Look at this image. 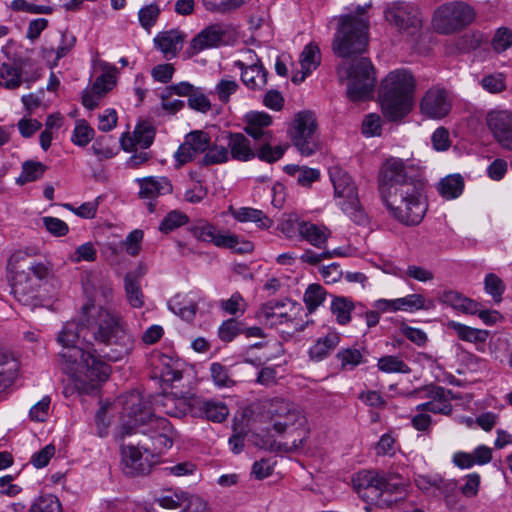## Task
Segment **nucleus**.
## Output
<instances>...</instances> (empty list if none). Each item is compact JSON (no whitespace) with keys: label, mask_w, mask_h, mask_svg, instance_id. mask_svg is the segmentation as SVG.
<instances>
[{"label":"nucleus","mask_w":512,"mask_h":512,"mask_svg":"<svg viewBox=\"0 0 512 512\" xmlns=\"http://www.w3.org/2000/svg\"><path fill=\"white\" fill-rule=\"evenodd\" d=\"M80 338L92 346L103 345L108 350L101 349V356L113 362L122 360L134 348V339L118 316L92 303L85 304L80 322H67L58 335V342L63 345L58 361L61 370L86 392L106 381L111 368L91 351L77 347Z\"/></svg>","instance_id":"nucleus-1"},{"label":"nucleus","mask_w":512,"mask_h":512,"mask_svg":"<svg viewBox=\"0 0 512 512\" xmlns=\"http://www.w3.org/2000/svg\"><path fill=\"white\" fill-rule=\"evenodd\" d=\"M423 190V181L407 175L402 159L390 158L383 164L379 175L381 199L400 223L414 226L422 221L427 211Z\"/></svg>","instance_id":"nucleus-2"},{"label":"nucleus","mask_w":512,"mask_h":512,"mask_svg":"<svg viewBox=\"0 0 512 512\" xmlns=\"http://www.w3.org/2000/svg\"><path fill=\"white\" fill-rule=\"evenodd\" d=\"M416 80L406 69H396L382 80L379 98L384 116L399 121L407 116L414 104Z\"/></svg>","instance_id":"nucleus-3"},{"label":"nucleus","mask_w":512,"mask_h":512,"mask_svg":"<svg viewBox=\"0 0 512 512\" xmlns=\"http://www.w3.org/2000/svg\"><path fill=\"white\" fill-rule=\"evenodd\" d=\"M11 294L23 304H28L34 293L31 275L44 280L52 273V264L37 262L26 250L15 251L7 262Z\"/></svg>","instance_id":"nucleus-4"},{"label":"nucleus","mask_w":512,"mask_h":512,"mask_svg":"<svg viewBox=\"0 0 512 512\" xmlns=\"http://www.w3.org/2000/svg\"><path fill=\"white\" fill-rule=\"evenodd\" d=\"M357 481L360 497L379 508H390L405 495V483L398 476L364 471L359 473Z\"/></svg>","instance_id":"nucleus-5"},{"label":"nucleus","mask_w":512,"mask_h":512,"mask_svg":"<svg viewBox=\"0 0 512 512\" xmlns=\"http://www.w3.org/2000/svg\"><path fill=\"white\" fill-rule=\"evenodd\" d=\"M365 7L356 8L357 15H345L333 41L334 52L343 58L362 54L368 45V20Z\"/></svg>","instance_id":"nucleus-6"},{"label":"nucleus","mask_w":512,"mask_h":512,"mask_svg":"<svg viewBox=\"0 0 512 512\" xmlns=\"http://www.w3.org/2000/svg\"><path fill=\"white\" fill-rule=\"evenodd\" d=\"M329 175L342 211L355 223L364 224L367 217L361 208L357 188L349 174L340 167H332Z\"/></svg>","instance_id":"nucleus-7"},{"label":"nucleus","mask_w":512,"mask_h":512,"mask_svg":"<svg viewBox=\"0 0 512 512\" xmlns=\"http://www.w3.org/2000/svg\"><path fill=\"white\" fill-rule=\"evenodd\" d=\"M316 129V117L313 112L304 110L295 115L288 135L301 155L311 156L318 150Z\"/></svg>","instance_id":"nucleus-8"},{"label":"nucleus","mask_w":512,"mask_h":512,"mask_svg":"<svg viewBox=\"0 0 512 512\" xmlns=\"http://www.w3.org/2000/svg\"><path fill=\"white\" fill-rule=\"evenodd\" d=\"M475 12L468 4L455 1L441 5L434 13L433 26L441 34H451L469 25Z\"/></svg>","instance_id":"nucleus-9"},{"label":"nucleus","mask_w":512,"mask_h":512,"mask_svg":"<svg viewBox=\"0 0 512 512\" xmlns=\"http://www.w3.org/2000/svg\"><path fill=\"white\" fill-rule=\"evenodd\" d=\"M347 96L357 102L369 99L375 85L374 67L366 57L353 61L348 70Z\"/></svg>","instance_id":"nucleus-10"},{"label":"nucleus","mask_w":512,"mask_h":512,"mask_svg":"<svg viewBox=\"0 0 512 512\" xmlns=\"http://www.w3.org/2000/svg\"><path fill=\"white\" fill-rule=\"evenodd\" d=\"M267 412L270 415L273 429L276 432L282 434L289 427L298 425V427H303V432L306 433L304 429L306 424L305 416L296 404L276 398L270 402Z\"/></svg>","instance_id":"nucleus-11"},{"label":"nucleus","mask_w":512,"mask_h":512,"mask_svg":"<svg viewBox=\"0 0 512 512\" xmlns=\"http://www.w3.org/2000/svg\"><path fill=\"white\" fill-rule=\"evenodd\" d=\"M124 411L129 421L121 426L119 437L123 440L126 436L134 433V428L145 425L154 416L150 402L144 399L139 392H132L124 402Z\"/></svg>","instance_id":"nucleus-12"},{"label":"nucleus","mask_w":512,"mask_h":512,"mask_svg":"<svg viewBox=\"0 0 512 512\" xmlns=\"http://www.w3.org/2000/svg\"><path fill=\"white\" fill-rule=\"evenodd\" d=\"M453 106L452 94L443 87L429 88L420 101L421 113L434 120H441L449 115Z\"/></svg>","instance_id":"nucleus-13"},{"label":"nucleus","mask_w":512,"mask_h":512,"mask_svg":"<svg viewBox=\"0 0 512 512\" xmlns=\"http://www.w3.org/2000/svg\"><path fill=\"white\" fill-rule=\"evenodd\" d=\"M144 457L138 446H121V464L123 472L128 476L146 475L158 462V456L154 453H145Z\"/></svg>","instance_id":"nucleus-14"},{"label":"nucleus","mask_w":512,"mask_h":512,"mask_svg":"<svg viewBox=\"0 0 512 512\" xmlns=\"http://www.w3.org/2000/svg\"><path fill=\"white\" fill-rule=\"evenodd\" d=\"M384 17L388 23L400 31L418 28L421 25L420 12L417 6L408 2H397L387 7Z\"/></svg>","instance_id":"nucleus-15"},{"label":"nucleus","mask_w":512,"mask_h":512,"mask_svg":"<svg viewBox=\"0 0 512 512\" xmlns=\"http://www.w3.org/2000/svg\"><path fill=\"white\" fill-rule=\"evenodd\" d=\"M485 120L494 139L504 149L512 150V111L491 110Z\"/></svg>","instance_id":"nucleus-16"},{"label":"nucleus","mask_w":512,"mask_h":512,"mask_svg":"<svg viewBox=\"0 0 512 512\" xmlns=\"http://www.w3.org/2000/svg\"><path fill=\"white\" fill-rule=\"evenodd\" d=\"M299 310L301 307L291 300H270L262 305L259 314L273 327L293 322Z\"/></svg>","instance_id":"nucleus-17"},{"label":"nucleus","mask_w":512,"mask_h":512,"mask_svg":"<svg viewBox=\"0 0 512 512\" xmlns=\"http://www.w3.org/2000/svg\"><path fill=\"white\" fill-rule=\"evenodd\" d=\"M139 183V196L142 199L150 200L148 203V210L150 213L155 211V203L152 200L159 196L171 194L173 186L171 181L167 177H155L149 176L142 179H137Z\"/></svg>","instance_id":"nucleus-18"},{"label":"nucleus","mask_w":512,"mask_h":512,"mask_svg":"<svg viewBox=\"0 0 512 512\" xmlns=\"http://www.w3.org/2000/svg\"><path fill=\"white\" fill-rule=\"evenodd\" d=\"M154 424L156 428L161 429L160 435H150L151 445L143 444L141 448L144 453H154L159 457L161 453L172 447L175 432L166 418H155Z\"/></svg>","instance_id":"nucleus-19"},{"label":"nucleus","mask_w":512,"mask_h":512,"mask_svg":"<svg viewBox=\"0 0 512 512\" xmlns=\"http://www.w3.org/2000/svg\"><path fill=\"white\" fill-rule=\"evenodd\" d=\"M272 117L266 112L252 111L246 115L245 132L255 140L272 141L273 133L268 129Z\"/></svg>","instance_id":"nucleus-20"},{"label":"nucleus","mask_w":512,"mask_h":512,"mask_svg":"<svg viewBox=\"0 0 512 512\" xmlns=\"http://www.w3.org/2000/svg\"><path fill=\"white\" fill-rule=\"evenodd\" d=\"M191 411L196 416L204 417L217 423L223 422L229 415V409L225 403L202 398L192 399Z\"/></svg>","instance_id":"nucleus-21"},{"label":"nucleus","mask_w":512,"mask_h":512,"mask_svg":"<svg viewBox=\"0 0 512 512\" xmlns=\"http://www.w3.org/2000/svg\"><path fill=\"white\" fill-rule=\"evenodd\" d=\"M76 37L68 32H60V42L55 48L53 45H44L41 48L42 57L47 61L51 68L58 65L60 59L65 57L75 46Z\"/></svg>","instance_id":"nucleus-22"},{"label":"nucleus","mask_w":512,"mask_h":512,"mask_svg":"<svg viewBox=\"0 0 512 512\" xmlns=\"http://www.w3.org/2000/svg\"><path fill=\"white\" fill-rule=\"evenodd\" d=\"M190 233L197 240L212 243L216 247L231 246L232 238L226 236V233H221L216 226L211 223L201 221L189 228Z\"/></svg>","instance_id":"nucleus-23"},{"label":"nucleus","mask_w":512,"mask_h":512,"mask_svg":"<svg viewBox=\"0 0 512 512\" xmlns=\"http://www.w3.org/2000/svg\"><path fill=\"white\" fill-rule=\"evenodd\" d=\"M31 65L30 59L17 58L13 64L2 63L0 66V85L7 89H16L22 83V74L26 66Z\"/></svg>","instance_id":"nucleus-24"},{"label":"nucleus","mask_w":512,"mask_h":512,"mask_svg":"<svg viewBox=\"0 0 512 512\" xmlns=\"http://www.w3.org/2000/svg\"><path fill=\"white\" fill-rule=\"evenodd\" d=\"M235 66L241 69V80L249 89L260 90L267 84V71L259 61L247 66L236 61Z\"/></svg>","instance_id":"nucleus-25"},{"label":"nucleus","mask_w":512,"mask_h":512,"mask_svg":"<svg viewBox=\"0 0 512 512\" xmlns=\"http://www.w3.org/2000/svg\"><path fill=\"white\" fill-rule=\"evenodd\" d=\"M225 138L228 140V150L232 159L246 162L256 157L250 140L242 133L228 132Z\"/></svg>","instance_id":"nucleus-26"},{"label":"nucleus","mask_w":512,"mask_h":512,"mask_svg":"<svg viewBox=\"0 0 512 512\" xmlns=\"http://www.w3.org/2000/svg\"><path fill=\"white\" fill-rule=\"evenodd\" d=\"M492 459V449L480 445L472 453L457 452L453 455V463L461 469H468L474 465H485Z\"/></svg>","instance_id":"nucleus-27"},{"label":"nucleus","mask_w":512,"mask_h":512,"mask_svg":"<svg viewBox=\"0 0 512 512\" xmlns=\"http://www.w3.org/2000/svg\"><path fill=\"white\" fill-rule=\"evenodd\" d=\"M224 34L225 32L220 26L211 25L192 39L191 48L197 53L205 49L217 47L224 41Z\"/></svg>","instance_id":"nucleus-28"},{"label":"nucleus","mask_w":512,"mask_h":512,"mask_svg":"<svg viewBox=\"0 0 512 512\" xmlns=\"http://www.w3.org/2000/svg\"><path fill=\"white\" fill-rule=\"evenodd\" d=\"M230 214L238 222H253L261 229H269L273 220L269 218L262 210L252 207L229 208Z\"/></svg>","instance_id":"nucleus-29"},{"label":"nucleus","mask_w":512,"mask_h":512,"mask_svg":"<svg viewBox=\"0 0 512 512\" xmlns=\"http://www.w3.org/2000/svg\"><path fill=\"white\" fill-rule=\"evenodd\" d=\"M340 334L336 331H330L325 336L317 339L315 344L309 349V357L314 361L325 359L338 346Z\"/></svg>","instance_id":"nucleus-30"},{"label":"nucleus","mask_w":512,"mask_h":512,"mask_svg":"<svg viewBox=\"0 0 512 512\" xmlns=\"http://www.w3.org/2000/svg\"><path fill=\"white\" fill-rule=\"evenodd\" d=\"M155 45L162 51L165 58L170 60L181 49L182 37L176 30L159 33L154 39Z\"/></svg>","instance_id":"nucleus-31"},{"label":"nucleus","mask_w":512,"mask_h":512,"mask_svg":"<svg viewBox=\"0 0 512 512\" xmlns=\"http://www.w3.org/2000/svg\"><path fill=\"white\" fill-rule=\"evenodd\" d=\"M330 234V230L324 226H318L307 221L302 223L301 238L316 248H325Z\"/></svg>","instance_id":"nucleus-32"},{"label":"nucleus","mask_w":512,"mask_h":512,"mask_svg":"<svg viewBox=\"0 0 512 512\" xmlns=\"http://www.w3.org/2000/svg\"><path fill=\"white\" fill-rule=\"evenodd\" d=\"M124 286L129 304L134 308H141L144 304V295L140 288V275L134 272L127 273Z\"/></svg>","instance_id":"nucleus-33"},{"label":"nucleus","mask_w":512,"mask_h":512,"mask_svg":"<svg viewBox=\"0 0 512 512\" xmlns=\"http://www.w3.org/2000/svg\"><path fill=\"white\" fill-rule=\"evenodd\" d=\"M154 405L157 407H162V411L165 414L177 418L184 416L189 409L191 410V403L187 404L185 401L177 402L172 395H162L155 397Z\"/></svg>","instance_id":"nucleus-34"},{"label":"nucleus","mask_w":512,"mask_h":512,"mask_svg":"<svg viewBox=\"0 0 512 512\" xmlns=\"http://www.w3.org/2000/svg\"><path fill=\"white\" fill-rule=\"evenodd\" d=\"M448 327L452 329L461 340L470 343H484L489 336L487 330L472 328L455 321H450Z\"/></svg>","instance_id":"nucleus-35"},{"label":"nucleus","mask_w":512,"mask_h":512,"mask_svg":"<svg viewBox=\"0 0 512 512\" xmlns=\"http://www.w3.org/2000/svg\"><path fill=\"white\" fill-rule=\"evenodd\" d=\"M464 189V179L459 174H453L443 178L438 184V191L446 199L459 197Z\"/></svg>","instance_id":"nucleus-36"},{"label":"nucleus","mask_w":512,"mask_h":512,"mask_svg":"<svg viewBox=\"0 0 512 512\" xmlns=\"http://www.w3.org/2000/svg\"><path fill=\"white\" fill-rule=\"evenodd\" d=\"M356 309L352 300L343 296H335L331 302V312L338 324L346 325L351 320V312Z\"/></svg>","instance_id":"nucleus-37"},{"label":"nucleus","mask_w":512,"mask_h":512,"mask_svg":"<svg viewBox=\"0 0 512 512\" xmlns=\"http://www.w3.org/2000/svg\"><path fill=\"white\" fill-rule=\"evenodd\" d=\"M321 55L319 47L314 43L306 45L300 55V64L302 68L301 80L311 73L312 70L316 69L320 64Z\"/></svg>","instance_id":"nucleus-38"},{"label":"nucleus","mask_w":512,"mask_h":512,"mask_svg":"<svg viewBox=\"0 0 512 512\" xmlns=\"http://www.w3.org/2000/svg\"><path fill=\"white\" fill-rule=\"evenodd\" d=\"M435 307L433 300H426L421 294H409L398 298V309L403 311L430 310Z\"/></svg>","instance_id":"nucleus-39"},{"label":"nucleus","mask_w":512,"mask_h":512,"mask_svg":"<svg viewBox=\"0 0 512 512\" xmlns=\"http://www.w3.org/2000/svg\"><path fill=\"white\" fill-rule=\"evenodd\" d=\"M187 494L184 491L166 490L155 499L154 503L164 509H177L184 505L187 500Z\"/></svg>","instance_id":"nucleus-40"},{"label":"nucleus","mask_w":512,"mask_h":512,"mask_svg":"<svg viewBox=\"0 0 512 512\" xmlns=\"http://www.w3.org/2000/svg\"><path fill=\"white\" fill-rule=\"evenodd\" d=\"M28 512H62V505L55 495L43 494L33 501Z\"/></svg>","instance_id":"nucleus-41"},{"label":"nucleus","mask_w":512,"mask_h":512,"mask_svg":"<svg viewBox=\"0 0 512 512\" xmlns=\"http://www.w3.org/2000/svg\"><path fill=\"white\" fill-rule=\"evenodd\" d=\"M326 295V290L321 285L310 284L303 297L308 311L314 312L325 301Z\"/></svg>","instance_id":"nucleus-42"},{"label":"nucleus","mask_w":512,"mask_h":512,"mask_svg":"<svg viewBox=\"0 0 512 512\" xmlns=\"http://www.w3.org/2000/svg\"><path fill=\"white\" fill-rule=\"evenodd\" d=\"M47 167L38 161H26L22 166V173L17 179V182L20 184H25L27 182H33L40 179Z\"/></svg>","instance_id":"nucleus-43"},{"label":"nucleus","mask_w":512,"mask_h":512,"mask_svg":"<svg viewBox=\"0 0 512 512\" xmlns=\"http://www.w3.org/2000/svg\"><path fill=\"white\" fill-rule=\"evenodd\" d=\"M230 158L229 150L225 146H218L216 144L209 145L201 159V165L210 166L215 164L226 163Z\"/></svg>","instance_id":"nucleus-44"},{"label":"nucleus","mask_w":512,"mask_h":512,"mask_svg":"<svg viewBox=\"0 0 512 512\" xmlns=\"http://www.w3.org/2000/svg\"><path fill=\"white\" fill-rule=\"evenodd\" d=\"M188 221L189 218L185 213L179 210H172L160 222L159 230L167 234L185 225Z\"/></svg>","instance_id":"nucleus-45"},{"label":"nucleus","mask_w":512,"mask_h":512,"mask_svg":"<svg viewBox=\"0 0 512 512\" xmlns=\"http://www.w3.org/2000/svg\"><path fill=\"white\" fill-rule=\"evenodd\" d=\"M262 145L259 147L256 156L261 160L268 163L278 161L284 155L288 145H277L272 147L271 141H261Z\"/></svg>","instance_id":"nucleus-46"},{"label":"nucleus","mask_w":512,"mask_h":512,"mask_svg":"<svg viewBox=\"0 0 512 512\" xmlns=\"http://www.w3.org/2000/svg\"><path fill=\"white\" fill-rule=\"evenodd\" d=\"M94 129L84 119L77 121L71 141L78 146H86L94 138Z\"/></svg>","instance_id":"nucleus-47"},{"label":"nucleus","mask_w":512,"mask_h":512,"mask_svg":"<svg viewBox=\"0 0 512 512\" xmlns=\"http://www.w3.org/2000/svg\"><path fill=\"white\" fill-rule=\"evenodd\" d=\"M210 374L213 383L218 388H229L235 384L234 380L231 378L229 369L218 362H214L210 365Z\"/></svg>","instance_id":"nucleus-48"},{"label":"nucleus","mask_w":512,"mask_h":512,"mask_svg":"<svg viewBox=\"0 0 512 512\" xmlns=\"http://www.w3.org/2000/svg\"><path fill=\"white\" fill-rule=\"evenodd\" d=\"M380 371L385 373H409L410 368L397 356H383L377 364Z\"/></svg>","instance_id":"nucleus-49"},{"label":"nucleus","mask_w":512,"mask_h":512,"mask_svg":"<svg viewBox=\"0 0 512 512\" xmlns=\"http://www.w3.org/2000/svg\"><path fill=\"white\" fill-rule=\"evenodd\" d=\"M504 282L494 273H489L484 279L485 292L490 295L495 303L502 301V295L505 291Z\"/></svg>","instance_id":"nucleus-50"},{"label":"nucleus","mask_w":512,"mask_h":512,"mask_svg":"<svg viewBox=\"0 0 512 512\" xmlns=\"http://www.w3.org/2000/svg\"><path fill=\"white\" fill-rule=\"evenodd\" d=\"M211 143V139L208 133L196 130L190 132L186 136V144H188L194 153H204Z\"/></svg>","instance_id":"nucleus-51"},{"label":"nucleus","mask_w":512,"mask_h":512,"mask_svg":"<svg viewBox=\"0 0 512 512\" xmlns=\"http://www.w3.org/2000/svg\"><path fill=\"white\" fill-rule=\"evenodd\" d=\"M242 333V321L231 318L222 322L218 336L223 342H231Z\"/></svg>","instance_id":"nucleus-52"},{"label":"nucleus","mask_w":512,"mask_h":512,"mask_svg":"<svg viewBox=\"0 0 512 512\" xmlns=\"http://www.w3.org/2000/svg\"><path fill=\"white\" fill-rule=\"evenodd\" d=\"M220 308L230 315H241L246 311L247 303L239 292H235L230 298L220 301Z\"/></svg>","instance_id":"nucleus-53"},{"label":"nucleus","mask_w":512,"mask_h":512,"mask_svg":"<svg viewBox=\"0 0 512 512\" xmlns=\"http://www.w3.org/2000/svg\"><path fill=\"white\" fill-rule=\"evenodd\" d=\"M336 357L344 370H351L363 362V355L356 348H347L338 351Z\"/></svg>","instance_id":"nucleus-54"},{"label":"nucleus","mask_w":512,"mask_h":512,"mask_svg":"<svg viewBox=\"0 0 512 512\" xmlns=\"http://www.w3.org/2000/svg\"><path fill=\"white\" fill-rule=\"evenodd\" d=\"M154 137V128L146 123L137 125L133 132V139L136 146H140L142 149L149 148L154 141Z\"/></svg>","instance_id":"nucleus-55"},{"label":"nucleus","mask_w":512,"mask_h":512,"mask_svg":"<svg viewBox=\"0 0 512 512\" xmlns=\"http://www.w3.org/2000/svg\"><path fill=\"white\" fill-rule=\"evenodd\" d=\"M416 486L423 490L427 491L431 487H436L439 490H442L444 487H454V483H445V481L439 475H416L415 479Z\"/></svg>","instance_id":"nucleus-56"},{"label":"nucleus","mask_w":512,"mask_h":512,"mask_svg":"<svg viewBox=\"0 0 512 512\" xmlns=\"http://www.w3.org/2000/svg\"><path fill=\"white\" fill-rule=\"evenodd\" d=\"M188 105L191 109L206 113L211 109V102L200 88H194L188 97Z\"/></svg>","instance_id":"nucleus-57"},{"label":"nucleus","mask_w":512,"mask_h":512,"mask_svg":"<svg viewBox=\"0 0 512 512\" xmlns=\"http://www.w3.org/2000/svg\"><path fill=\"white\" fill-rule=\"evenodd\" d=\"M163 368L160 373V377L163 382L172 384L175 381L182 379V372L178 368V363L173 362L170 358H165L162 361Z\"/></svg>","instance_id":"nucleus-58"},{"label":"nucleus","mask_w":512,"mask_h":512,"mask_svg":"<svg viewBox=\"0 0 512 512\" xmlns=\"http://www.w3.org/2000/svg\"><path fill=\"white\" fill-rule=\"evenodd\" d=\"M143 237L144 233L140 229H135L127 235L122 245L129 255L137 256L139 254Z\"/></svg>","instance_id":"nucleus-59"},{"label":"nucleus","mask_w":512,"mask_h":512,"mask_svg":"<svg viewBox=\"0 0 512 512\" xmlns=\"http://www.w3.org/2000/svg\"><path fill=\"white\" fill-rule=\"evenodd\" d=\"M400 277L404 280L414 279L419 282H428L434 279V274L422 266L409 265Z\"/></svg>","instance_id":"nucleus-60"},{"label":"nucleus","mask_w":512,"mask_h":512,"mask_svg":"<svg viewBox=\"0 0 512 512\" xmlns=\"http://www.w3.org/2000/svg\"><path fill=\"white\" fill-rule=\"evenodd\" d=\"M239 88V84L233 79H221L215 86V93L219 100L227 103L230 96L234 94Z\"/></svg>","instance_id":"nucleus-61"},{"label":"nucleus","mask_w":512,"mask_h":512,"mask_svg":"<svg viewBox=\"0 0 512 512\" xmlns=\"http://www.w3.org/2000/svg\"><path fill=\"white\" fill-rule=\"evenodd\" d=\"M97 258V251L92 242H86L80 246H78L71 256V261L74 263H79L81 261L92 262Z\"/></svg>","instance_id":"nucleus-62"},{"label":"nucleus","mask_w":512,"mask_h":512,"mask_svg":"<svg viewBox=\"0 0 512 512\" xmlns=\"http://www.w3.org/2000/svg\"><path fill=\"white\" fill-rule=\"evenodd\" d=\"M159 14L160 10L155 4H150L141 8L138 12L141 26L145 29H149L155 24Z\"/></svg>","instance_id":"nucleus-63"},{"label":"nucleus","mask_w":512,"mask_h":512,"mask_svg":"<svg viewBox=\"0 0 512 512\" xmlns=\"http://www.w3.org/2000/svg\"><path fill=\"white\" fill-rule=\"evenodd\" d=\"M399 331L402 335H404L408 340L417 346H424L428 340L427 334L423 330L411 327L405 323L400 325Z\"/></svg>","instance_id":"nucleus-64"}]
</instances>
